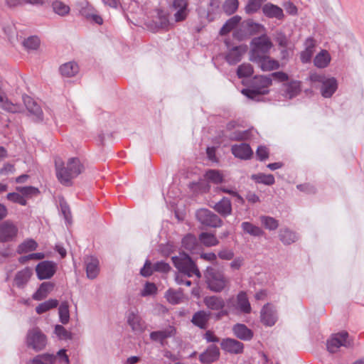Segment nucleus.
Instances as JSON below:
<instances>
[{
	"instance_id": "obj_7",
	"label": "nucleus",
	"mask_w": 364,
	"mask_h": 364,
	"mask_svg": "<svg viewBox=\"0 0 364 364\" xmlns=\"http://www.w3.org/2000/svg\"><path fill=\"white\" fill-rule=\"evenodd\" d=\"M272 85V78L269 76H255L252 82V89L247 90L249 97H253L259 95H266L267 88Z\"/></svg>"
},
{
	"instance_id": "obj_24",
	"label": "nucleus",
	"mask_w": 364,
	"mask_h": 364,
	"mask_svg": "<svg viewBox=\"0 0 364 364\" xmlns=\"http://www.w3.org/2000/svg\"><path fill=\"white\" fill-rule=\"evenodd\" d=\"M262 12L265 16L271 18H275L281 20L284 17L283 10L279 6L271 3H267L263 6Z\"/></svg>"
},
{
	"instance_id": "obj_6",
	"label": "nucleus",
	"mask_w": 364,
	"mask_h": 364,
	"mask_svg": "<svg viewBox=\"0 0 364 364\" xmlns=\"http://www.w3.org/2000/svg\"><path fill=\"white\" fill-rule=\"evenodd\" d=\"M353 341L347 331H343L332 334L326 341L327 350L331 353H337L341 347L351 348Z\"/></svg>"
},
{
	"instance_id": "obj_38",
	"label": "nucleus",
	"mask_w": 364,
	"mask_h": 364,
	"mask_svg": "<svg viewBox=\"0 0 364 364\" xmlns=\"http://www.w3.org/2000/svg\"><path fill=\"white\" fill-rule=\"evenodd\" d=\"M37 242L33 239H27L21 242L17 247V252L19 254L27 253L36 250Z\"/></svg>"
},
{
	"instance_id": "obj_4",
	"label": "nucleus",
	"mask_w": 364,
	"mask_h": 364,
	"mask_svg": "<svg viewBox=\"0 0 364 364\" xmlns=\"http://www.w3.org/2000/svg\"><path fill=\"white\" fill-rule=\"evenodd\" d=\"M172 261L176 268L188 277L196 275L200 277V271L187 254L181 252L178 256L173 257Z\"/></svg>"
},
{
	"instance_id": "obj_10",
	"label": "nucleus",
	"mask_w": 364,
	"mask_h": 364,
	"mask_svg": "<svg viewBox=\"0 0 364 364\" xmlns=\"http://www.w3.org/2000/svg\"><path fill=\"white\" fill-rule=\"evenodd\" d=\"M203 303L210 310L220 311L218 318L228 315L229 311L224 309L225 302L221 296H207L203 299Z\"/></svg>"
},
{
	"instance_id": "obj_20",
	"label": "nucleus",
	"mask_w": 364,
	"mask_h": 364,
	"mask_svg": "<svg viewBox=\"0 0 364 364\" xmlns=\"http://www.w3.org/2000/svg\"><path fill=\"white\" fill-rule=\"evenodd\" d=\"M247 46H235L230 49L225 56L227 62L230 65H235L240 62L242 55L247 52Z\"/></svg>"
},
{
	"instance_id": "obj_29",
	"label": "nucleus",
	"mask_w": 364,
	"mask_h": 364,
	"mask_svg": "<svg viewBox=\"0 0 364 364\" xmlns=\"http://www.w3.org/2000/svg\"><path fill=\"white\" fill-rule=\"evenodd\" d=\"M315 45V41L313 38H309L306 39L305 42L306 48L301 53L300 55L302 63H306L311 60L314 53Z\"/></svg>"
},
{
	"instance_id": "obj_57",
	"label": "nucleus",
	"mask_w": 364,
	"mask_h": 364,
	"mask_svg": "<svg viewBox=\"0 0 364 364\" xmlns=\"http://www.w3.org/2000/svg\"><path fill=\"white\" fill-rule=\"evenodd\" d=\"M17 191L26 196H33L38 194V188L33 186L17 187Z\"/></svg>"
},
{
	"instance_id": "obj_17",
	"label": "nucleus",
	"mask_w": 364,
	"mask_h": 364,
	"mask_svg": "<svg viewBox=\"0 0 364 364\" xmlns=\"http://www.w3.org/2000/svg\"><path fill=\"white\" fill-rule=\"evenodd\" d=\"M32 274L33 271L30 267H25L17 272L14 278V286L19 289L24 288L29 282Z\"/></svg>"
},
{
	"instance_id": "obj_1",
	"label": "nucleus",
	"mask_w": 364,
	"mask_h": 364,
	"mask_svg": "<svg viewBox=\"0 0 364 364\" xmlns=\"http://www.w3.org/2000/svg\"><path fill=\"white\" fill-rule=\"evenodd\" d=\"M56 177L59 182L66 186L72 185L73 179L84 171V166L76 157H71L64 162L61 159L55 160Z\"/></svg>"
},
{
	"instance_id": "obj_27",
	"label": "nucleus",
	"mask_w": 364,
	"mask_h": 364,
	"mask_svg": "<svg viewBox=\"0 0 364 364\" xmlns=\"http://www.w3.org/2000/svg\"><path fill=\"white\" fill-rule=\"evenodd\" d=\"M209 318L210 313L205 311H198L193 314L191 322L198 328L205 329L207 327Z\"/></svg>"
},
{
	"instance_id": "obj_59",
	"label": "nucleus",
	"mask_w": 364,
	"mask_h": 364,
	"mask_svg": "<svg viewBox=\"0 0 364 364\" xmlns=\"http://www.w3.org/2000/svg\"><path fill=\"white\" fill-rule=\"evenodd\" d=\"M157 291V287L154 283L147 282L146 283L143 290L141 292V295L143 296L154 295Z\"/></svg>"
},
{
	"instance_id": "obj_26",
	"label": "nucleus",
	"mask_w": 364,
	"mask_h": 364,
	"mask_svg": "<svg viewBox=\"0 0 364 364\" xmlns=\"http://www.w3.org/2000/svg\"><path fill=\"white\" fill-rule=\"evenodd\" d=\"M338 87L337 81L334 77L325 79L322 81L321 92L323 97H330L336 92Z\"/></svg>"
},
{
	"instance_id": "obj_49",
	"label": "nucleus",
	"mask_w": 364,
	"mask_h": 364,
	"mask_svg": "<svg viewBox=\"0 0 364 364\" xmlns=\"http://www.w3.org/2000/svg\"><path fill=\"white\" fill-rule=\"evenodd\" d=\"M301 92V84L299 81L290 82L287 87V95L289 98L296 97Z\"/></svg>"
},
{
	"instance_id": "obj_16",
	"label": "nucleus",
	"mask_w": 364,
	"mask_h": 364,
	"mask_svg": "<svg viewBox=\"0 0 364 364\" xmlns=\"http://www.w3.org/2000/svg\"><path fill=\"white\" fill-rule=\"evenodd\" d=\"M85 264L87 278L95 279L100 272V262L97 258L87 256L85 258Z\"/></svg>"
},
{
	"instance_id": "obj_41",
	"label": "nucleus",
	"mask_w": 364,
	"mask_h": 364,
	"mask_svg": "<svg viewBox=\"0 0 364 364\" xmlns=\"http://www.w3.org/2000/svg\"><path fill=\"white\" fill-rule=\"evenodd\" d=\"M331 61V57L326 50H322L314 58V65L318 68H326Z\"/></svg>"
},
{
	"instance_id": "obj_39",
	"label": "nucleus",
	"mask_w": 364,
	"mask_h": 364,
	"mask_svg": "<svg viewBox=\"0 0 364 364\" xmlns=\"http://www.w3.org/2000/svg\"><path fill=\"white\" fill-rule=\"evenodd\" d=\"M241 227L245 232L250 235L259 237L264 234V232L258 226H256L249 222H243Z\"/></svg>"
},
{
	"instance_id": "obj_42",
	"label": "nucleus",
	"mask_w": 364,
	"mask_h": 364,
	"mask_svg": "<svg viewBox=\"0 0 364 364\" xmlns=\"http://www.w3.org/2000/svg\"><path fill=\"white\" fill-rule=\"evenodd\" d=\"M58 305V301L57 299H50L38 304L36 308V311L37 314H41L55 308Z\"/></svg>"
},
{
	"instance_id": "obj_47",
	"label": "nucleus",
	"mask_w": 364,
	"mask_h": 364,
	"mask_svg": "<svg viewBox=\"0 0 364 364\" xmlns=\"http://www.w3.org/2000/svg\"><path fill=\"white\" fill-rule=\"evenodd\" d=\"M182 245L185 249L193 251L198 245L197 239L194 235L188 234L183 238Z\"/></svg>"
},
{
	"instance_id": "obj_58",
	"label": "nucleus",
	"mask_w": 364,
	"mask_h": 364,
	"mask_svg": "<svg viewBox=\"0 0 364 364\" xmlns=\"http://www.w3.org/2000/svg\"><path fill=\"white\" fill-rule=\"evenodd\" d=\"M249 133L247 131H235L232 132L229 138L232 141H243L247 139Z\"/></svg>"
},
{
	"instance_id": "obj_44",
	"label": "nucleus",
	"mask_w": 364,
	"mask_h": 364,
	"mask_svg": "<svg viewBox=\"0 0 364 364\" xmlns=\"http://www.w3.org/2000/svg\"><path fill=\"white\" fill-rule=\"evenodd\" d=\"M59 320L63 324H67L70 321L69 305L67 301L60 304L58 309Z\"/></svg>"
},
{
	"instance_id": "obj_23",
	"label": "nucleus",
	"mask_w": 364,
	"mask_h": 364,
	"mask_svg": "<svg viewBox=\"0 0 364 364\" xmlns=\"http://www.w3.org/2000/svg\"><path fill=\"white\" fill-rule=\"evenodd\" d=\"M0 108L11 113H20L23 111V107L18 104L11 102L4 93L0 91Z\"/></svg>"
},
{
	"instance_id": "obj_28",
	"label": "nucleus",
	"mask_w": 364,
	"mask_h": 364,
	"mask_svg": "<svg viewBox=\"0 0 364 364\" xmlns=\"http://www.w3.org/2000/svg\"><path fill=\"white\" fill-rule=\"evenodd\" d=\"M54 285L50 282H43L37 291L33 294L32 298L36 301L45 299L53 289Z\"/></svg>"
},
{
	"instance_id": "obj_9",
	"label": "nucleus",
	"mask_w": 364,
	"mask_h": 364,
	"mask_svg": "<svg viewBox=\"0 0 364 364\" xmlns=\"http://www.w3.org/2000/svg\"><path fill=\"white\" fill-rule=\"evenodd\" d=\"M198 221L206 226L212 228L220 227L223 224L221 219L208 209H200L196 212Z\"/></svg>"
},
{
	"instance_id": "obj_14",
	"label": "nucleus",
	"mask_w": 364,
	"mask_h": 364,
	"mask_svg": "<svg viewBox=\"0 0 364 364\" xmlns=\"http://www.w3.org/2000/svg\"><path fill=\"white\" fill-rule=\"evenodd\" d=\"M231 152L236 158L242 160L250 159L253 155L250 146L245 143L232 145Z\"/></svg>"
},
{
	"instance_id": "obj_61",
	"label": "nucleus",
	"mask_w": 364,
	"mask_h": 364,
	"mask_svg": "<svg viewBox=\"0 0 364 364\" xmlns=\"http://www.w3.org/2000/svg\"><path fill=\"white\" fill-rule=\"evenodd\" d=\"M256 155L260 161L265 160L269 157V150L264 146H259L256 151Z\"/></svg>"
},
{
	"instance_id": "obj_2",
	"label": "nucleus",
	"mask_w": 364,
	"mask_h": 364,
	"mask_svg": "<svg viewBox=\"0 0 364 364\" xmlns=\"http://www.w3.org/2000/svg\"><path fill=\"white\" fill-rule=\"evenodd\" d=\"M208 288L216 293L223 291L229 286V279L222 272L208 268L205 272Z\"/></svg>"
},
{
	"instance_id": "obj_31",
	"label": "nucleus",
	"mask_w": 364,
	"mask_h": 364,
	"mask_svg": "<svg viewBox=\"0 0 364 364\" xmlns=\"http://www.w3.org/2000/svg\"><path fill=\"white\" fill-rule=\"evenodd\" d=\"M60 74L65 77L75 76L79 72L77 64L73 61L64 63L60 67Z\"/></svg>"
},
{
	"instance_id": "obj_64",
	"label": "nucleus",
	"mask_w": 364,
	"mask_h": 364,
	"mask_svg": "<svg viewBox=\"0 0 364 364\" xmlns=\"http://www.w3.org/2000/svg\"><path fill=\"white\" fill-rule=\"evenodd\" d=\"M218 257L222 259L230 260L234 257V252L231 250L224 249L218 252Z\"/></svg>"
},
{
	"instance_id": "obj_37",
	"label": "nucleus",
	"mask_w": 364,
	"mask_h": 364,
	"mask_svg": "<svg viewBox=\"0 0 364 364\" xmlns=\"http://www.w3.org/2000/svg\"><path fill=\"white\" fill-rule=\"evenodd\" d=\"M242 27L247 30L246 32L248 36L257 33L261 32L264 30V26L259 23L253 22L252 20H247L242 23Z\"/></svg>"
},
{
	"instance_id": "obj_60",
	"label": "nucleus",
	"mask_w": 364,
	"mask_h": 364,
	"mask_svg": "<svg viewBox=\"0 0 364 364\" xmlns=\"http://www.w3.org/2000/svg\"><path fill=\"white\" fill-rule=\"evenodd\" d=\"M95 11L96 10L92 6L86 4L85 6H81L80 13L82 16L88 20V18L92 16V14H93Z\"/></svg>"
},
{
	"instance_id": "obj_50",
	"label": "nucleus",
	"mask_w": 364,
	"mask_h": 364,
	"mask_svg": "<svg viewBox=\"0 0 364 364\" xmlns=\"http://www.w3.org/2000/svg\"><path fill=\"white\" fill-rule=\"evenodd\" d=\"M54 333L60 340H70L72 338L71 333L61 325H55Z\"/></svg>"
},
{
	"instance_id": "obj_3",
	"label": "nucleus",
	"mask_w": 364,
	"mask_h": 364,
	"mask_svg": "<svg viewBox=\"0 0 364 364\" xmlns=\"http://www.w3.org/2000/svg\"><path fill=\"white\" fill-rule=\"evenodd\" d=\"M272 46L270 38L266 35L254 38L250 43V60L252 61L267 55Z\"/></svg>"
},
{
	"instance_id": "obj_45",
	"label": "nucleus",
	"mask_w": 364,
	"mask_h": 364,
	"mask_svg": "<svg viewBox=\"0 0 364 364\" xmlns=\"http://www.w3.org/2000/svg\"><path fill=\"white\" fill-rule=\"evenodd\" d=\"M259 220L262 225L267 230H275L279 227V221L272 217L262 215L260 216Z\"/></svg>"
},
{
	"instance_id": "obj_35",
	"label": "nucleus",
	"mask_w": 364,
	"mask_h": 364,
	"mask_svg": "<svg viewBox=\"0 0 364 364\" xmlns=\"http://www.w3.org/2000/svg\"><path fill=\"white\" fill-rule=\"evenodd\" d=\"M241 21V17L239 16H234L228 19L226 23L223 26L220 31L221 36H225L233 30L236 26H238Z\"/></svg>"
},
{
	"instance_id": "obj_18",
	"label": "nucleus",
	"mask_w": 364,
	"mask_h": 364,
	"mask_svg": "<svg viewBox=\"0 0 364 364\" xmlns=\"http://www.w3.org/2000/svg\"><path fill=\"white\" fill-rule=\"evenodd\" d=\"M260 317L262 323L268 326L274 325L277 319L275 310L269 304L264 305L262 309Z\"/></svg>"
},
{
	"instance_id": "obj_22",
	"label": "nucleus",
	"mask_w": 364,
	"mask_h": 364,
	"mask_svg": "<svg viewBox=\"0 0 364 364\" xmlns=\"http://www.w3.org/2000/svg\"><path fill=\"white\" fill-rule=\"evenodd\" d=\"M220 346L225 351L234 354L241 353L244 348L242 343L232 338L223 339Z\"/></svg>"
},
{
	"instance_id": "obj_15",
	"label": "nucleus",
	"mask_w": 364,
	"mask_h": 364,
	"mask_svg": "<svg viewBox=\"0 0 364 364\" xmlns=\"http://www.w3.org/2000/svg\"><path fill=\"white\" fill-rule=\"evenodd\" d=\"M188 0H173L172 6L177 11L174 14L176 22L184 21L188 14Z\"/></svg>"
},
{
	"instance_id": "obj_56",
	"label": "nucleus",
	"mask_w": 364,
	"mask_h": 364,
	"mask_svg": "<svg viewBox=\"0 0 364 364\" xmlns=\"http://www.w3.org/2000/svg\"><path fill=\"white\" fill-rule=\"evenodd\" d=\"M6 198L13 203H16L21 205H26V200L18 193H9L7 194Z\"/></svg>"
},
{
	"instance_id": "obj_53",
	"label": "nucleus",
	"mask_w": 364,
	"mask_h": 364,
	"mask_svg": "<svg viewBox=\"0 0 364 364\" xmlns=\"http://www.w3.org/2000/svg\"><path fill=\"white\" fill-rule=\"evenodd\" d=\"M238 5L239 2L237 0H226L223 8L227 14L230 15L237 11Z\"/></svg>"
},
{
	"instance_id": "obj_5",
	"label": "nucleus",
	"mask_w": 364,
	"mask_h": 364,
	"mask_svg": "<svg viewBox=\"0 0 364 364\" xmlns=\"http://www.w3.org/2000/svg\"><path fill=\"white\" fill-rule=\"evenodd\" d=\"M25 342L28 348L38 352L46 348L48 338L39 328L34 327L28 331Z\"/></svg>"
},
{
	"instance_id": "obj_32",
	"label": "nucleus",
	"mask_w": 364,
	"mask_h": 364,
	"mask_svg": "<svg viewBox=\"0 0 364 364\" xmlns=\"http://www.w3.org/2000/svg\"><path fill=\"white\" fill-rule=\"evenodd\" d=\"M279 237L284 245H290L298 240L296 232L288 228L281 229L279 233Z\"/></svg>"
},
{
	"instance_id": "obj_12",
	"label": "nucleus",
	"mask_w": 364,
	"mask_h": 364,
	"mask_svg": "<svg viewBox=\"0 0 364 364\" xmlns=\"http://www.w3.org/2000/svg\"><path fill=\"white\" fill-rule=\"evenodd\" d=\"M17 226L11 221L6 220L0 225V242L13 240L18 234Z\"/></svg>"
},
{
	"instance_id": "obj_62",
	"label": "nucleus",
	"mask_w": 364,
	"mask_h": 364,
	"mask_svg": "<svg viewBox=\"0 0 364 364\" xmlns=\"http://www.w3.org/2000/svg\"><path fill=\"white\" fill-rule=\"evenodd\" d=\"M127 321L132 330H135L136 325V316L134 311H129L127 314Z\"/></svg>"
},
{
	"instance_id": "obj_19",
	"label": "nucleus",
	"mask_w": 364,
	"mask_h": 364,
	"mask_svg": "<svg viewBox=\"0 0 364 364\" xmlns=\"http://www.w3.org/2000/svg\"><path fill=\"white\" fill-rule=\"evenodd\" d=\"M220 350L218 346L210 345L208 348L199 355V360L202 363L209 364L219 359Z\"/></svg>"
},
{
	"instance_id": "obj_13",
	"label": "nucleus",
	"mask_w": 364,
	"mask_h": 364,
	"mask_svg": "<svg viewBox=\"0 0 364 364\" xmlns=\"http://www.w3.org/2000/svg\"><path fill=\"white\" fill-rule=\"evenodd\" d=\"M23 100L28 112L33 119L37 122H42L43 120V114L41 106L28 96H24Z\"/></svg>"
},
{
	"instance_id": "obj_48",
	"label": "nucleus",
	"mask_w": 364,
	"mask_h": 364,
	"mask_svg": "<svg viewBox=\"0 0 364 364\" xmlns=\"http://www.w3.org/2000/svg\"><path fill=\"white\" fill-rule=\"evenodd\" d=\"M40 39L36 36H30L24 40L23 45L28 50H36L40 46Z\"/></svg>"
},
{
	"instance_id": "obj_11",
	"label": "nucleus",
	"mask_w": 364,
	"mask_h": 364,
	"mask_svg": "<svg viewBox=\"0 0 364 364\" xmlns=\"http://www.w3.org/2000/svg\"><path fill=\"white\" fill-rule=\"evenodd\" d=\"M57 264L52 261H43L36 267V276L38 279H48L55 273Z\"/></svg>"
},
{
	"instance_id": "obj_63",
	"label": "nucleus",
	"mask_w": 364,
	"mask_h": 364,
	"mask_svg": "<svg viewBox=\"0 0 364 364\" xmlns=\"http://www.w3.org/2000/svg\"><path fill=\"white\" fill-rule=\"evenodd\" d=\"M61 364H69L70 360L65 349H60L55 355Z\"/></svg>"
},
{
	"instance_id": "obj_40",
	"label": "nucleus",
	"mask_w": 364,
	"mask_h": 364,
	"mask_svg": "<svg viewBox=\"0 0 364 364\" xmlns=\"http://www.w3.org/2000/svg\"><path fill=\"white\" fill-rule=\"evenodd\" d=\"M52 9L55 14L60 16H67L70 11V6L61 1H54L52 3Z\"/></svg>"
},
{
	"instance_id": "obj_30",
	"label": "nucleus",
	"mask_w": 364,
	"mask_h": 364,
	"mask_svg": "<svg viewBox=\"0 0 364 364\" xmlns=\"http://www.w3.org/2000/svg\"><path fill=\"white\" fill-rule=\"evenodd\" d=\"M213 208L222 216L226 217L232 213V205L230 200L227 198H223L217 203Z\"/></svg>"
},
{
	"instance_id": "obj_21",
	"label": "nucleus",
	"mask_w": 364,
	"mask_h": 364,
	"mask_svg": "<svg viewBox=\"0 0 364 364\" xmlns=\"http://www.w3.org/2000/svg\"><path fill=\"white\" fill-rule=\"evenodd\" d=\"M252 62L257 63L263 71H271L279 68V62L267 55H262Z\"/></svg>"
},
{
	"instance_id": "obj_36",
	"label": "nucleus",
	"mask_w": 364,
	"mask_h": 364,
	"mask_svg": "<svg viewBox=\"0 0 364 364\" xmlns=\"http://www.w3.org/2000/svg\"><path fill=\"white\" fill-rule=\"evenodd\" d=\"M200 242L206 247L216 246L219 244V240L214 234L209 232H202L199 235Z\"/></svg>"
},
{
	"instance_id": "obj_34",
	"label": "nucleus",
	"mask_w": 364,
	"mask_h": 364,
	"mask_svg": "<svg viewBox=\"0 0 364 364\" xmlns=\"http://www.w3.org/2000/svg\"><path fill=\"white\" fill-rule=\"evenodd\" d=\"M234 334L242 340H250L252 338V331L244 324H236L233 327Z\"/></svg>"
},
{
	"instance_id": "obj_54",
	"label": "nucleus",
	"mask_w": 364,
	"mask_h": 364,
	"mask_svg": "<svg viewBox=\"0 0 364 364\" xmlns=\"http://www.w3.org/2000/svg\"><path fill=\"white\" fill-rule=\"evenodd\" d=\"M205 177L208 180L215 183H219L223 181V176L218 171L210 170L206 172Z\"/></svg>"
},
{
	"instance_id": "obj_25",
	"label": "nucleus",
	"mask_w": 364,
	"mask_h": 364,
	"mask_svg": "<svg viewBox=\"0 0 364 364\" xmlns=\"http://www.w3.org/2000/svg\"><path fill=\"white\" fill-rule=\"evenodd\" d=\"M176 333V330L175 327L169 326L163 330L151 333L150 338L151 340L160 342L161 344H163V342L165 339L174 336Z\"/></svg>"
},
{
	"instance_id": "obj_55",
	"label": "nucleus",
	"mask_w": 364,
	"mask_h": 364,
	"mask_svg": "<svg viewBox=\"0 0 364 364\" xmlns=\"http://www.w3.org/2000/svg\"><path fill=\"white\" fill-rule=\"evenodd\" d=\"M156 23L161 28H167L169 26L168 15L163 11L159 12L158 20Z\"/></svg>"
},
{
	"instance_id": "obj_51",
	"label": "nucleus",
	"mask_w": 364,
	"mask_h": 364,
	"mask_svg": "<svg viewBox=\"0 0 364 364\" xmlns=\"http://www.w3.org/2000/svg\"><path fill=\"white\" fill-rule=\"evenodd\" d=\"M252 178H254L258 183L269 186L274 184L275 182L274 177L272 174L266 175L263 173H259L257 175H253Z\"/></svg>"
},
{
	"instance_id": "obj_33",
	"label": "nucleus",
	"mask_w": 364,
	"mask_h": 364,
	"mask_svg": "<svg viewBox=\"0 0 364 364\" xmlns=\"http://www.w3.org/2000/svg\"><path fill=\"white\" fill-rule=\"evenodd\" d=\"M167 301L171 304H178L183 302L184 295L181 290L168 289L165 294Z\"/></svg>"
},
{
	"instance_id": "obj_46",
	"label": "nucleus",
	"mask_w": 364,
	"mask_h": 364,
	"mask_svg": "<svg viewBox=\"0 0 364 364\" xmlns=\"http://www.w3.org/2000/svg\"><path fill=\"white\" fill-rule=\"evenodd\" d=\"M254 73V68L250 63H242L237 68V75L239 78L251 76Z\"/></svg>"
},
{
	"instance_id": "obj_43",
	"label": "nucleus",
	"mask_w": 364,
	"mask_h": 364,
	"mask_svg": "<svg viewBox=\"0 0 364 364\" xmlns=\"http://www.w3.org/2000/svg\"><path fill=\"white\" fill-rule=\"evenodd\" d=\"M56 357L53 354L44 353L35 357L31 364H53Z\"/></svg>"
},
{
	"instance_id": "obj_52",
	"label": "nucleus",
	"mask_w": 364,
	"mask_h": 364,
	"mask_svg": "<svg viewBox=\"0 0 364 364\" xmlns=\"http://www.w3.org/2000/svg\"><path fill=\"white\" fill-rule=\"evenodd\" d=\"M266 0H249L247 6H245V11L247 14H253L257 12L261 7V5Z\"/></svg>"
},
{
	"instance_id": "obj_8",
	"label": "nucleus",
	"mask_w": 364,
	"mask_h": 364,
	"mask_svg": "<svg viewBox=\"0 0 364 364\" xmlns=\"http://www.w3.org/2000/svg\"><path fill=\"white\" fill-rule=\"evenodd\" d=\"M228 306L230 310H237L244 314H250L252 311L251 305L245 291H240L235 301L233 298L228 300Z\"/></svg>"
}]
</instances>
